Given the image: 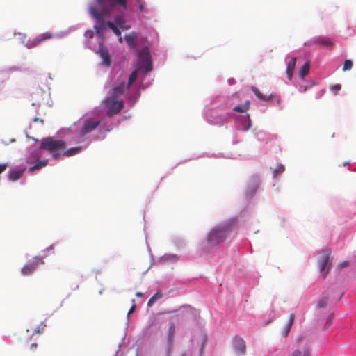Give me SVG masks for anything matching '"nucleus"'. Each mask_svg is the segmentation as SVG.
<instances>
[{
  "label": "nucleus",
  "instance_id": "45",
  "mask_svg": "<svg viewBox=\"0 0 356 356\" xmlns=\"http://www.w3.org/2000/svg\"><path fill=\"white\" fill-rule=\"evenodd\" d=\"M227 83L229 86L234 85L236 83V80L234 78H229L227 80Z\"/></svg>",
  "mask_w": 356,
  "mask_h": 356
},
{
  "label": "nucleus",
  "instance_id": "11",
  "mask_svg": "<svg viewBox=\"0 0 356 356\" xmlns=\"http://www.w3.org/2000/svg\"><path fill=\"white\" fill-rule=\"evenodd\" d=\"M333 44L334 42L332 40H331L328 37L324 35L315 36L304 42V45L308 47H311L313 45H319L330 48Z\"/></svg>",
  "mask_w": 356,
  "mask_h": 356
},
{
  "label": "nucleus",
  "instance_id": "59",
  "mask_svg": "<svg viewBox=\"0 0 356 356\" xmlns=\"http://www.w3.org/2000/svg\"><path fill=\"white\" fill-rule=\"evenodd\" d=\"M349 164H350L349 161H346V162L343 163V166L348 165Z\"/></svg>",
  "mask_w": 356,
  "mask_h": 356
},
{
  "label": "nucleus",
  "instance_id": "10",
  "mask_svg": "<svg viewBox=\"0 0 356 356\" xmlns=\"http://www.w3.org/2000/svg\"><path fill=\"white\" fill-rule=\"evenodd\" d=\"M104 104L108 108L107 115L108 116L120 113L124 107L122 100L110 97L105 99Z\"/></svg>",
  "mask_w": 356,
  "mask_h": 356
},
{
  "label": "nucleus",
  "instance_id": "39",
  "mask_svg": "<svg viewBox=\"0 0 356 356\" xmlns=\"http://www.w3.org/2000/svg\"><path fill=\"white\" fill-rule=\"evenodd\" d=\"M341 89V86L339 83L334 84L330 86V90L334 94L337 95L338 92Z\"/></svg>",
  "mask_w": 356,
  "mask_h": 356
},
{
  "label": "nucleus",
  "instance_id": "23",
  "mask_svg": "<svg viewBox=\"0 0 356 356\" xmlns=\"http://www.w3.org/2000/svg\"><path fill=\"white\" fill-rule=\"evenodd\" d=\"M285 167L282 163H278L277 166L273 170V178L279 179L280 175L284 172Z\"/></svg>",
  "mask_w": 356,
  "mask_h": 356
},
{
  "label": "nucleus",
  "instance_id": "4",
  "mask_svg": "<svg viewBox=\"0 0 356 356\" xmlns=\"http://www.w3.org/2000/svg\"><path fill=\"white\" fill-rule=\"evenodd\" d=\"M152 63L149 50L147 47H145L138 53V61L136 68L129 75L127 88H129L136 81L138 71H143L144 73H148L152 71Z\"/></svg>",
  "mask_w": 356,
  "mask_h": 356
},
{
  "label": "nucleus",
  "instance_id": "5",
  "mask_svg": "<svg viewBox=\"0 0 356 356\" xmlns=\"http://www.w3.org/2000/svg\"><path fill=\"white\" fill-rule=\"evenodd\" d=\"M51 252L54 254V247L53 245L49 246L47 249L44 250L42 251V256H36L33 257V259L30 261H29L21 269V273L24 275L27 276L31 275L32 273H33L37 267L40 265H43L44 264V258L47 257L48 254L47 252Z\"/></svg>",
  "mask_w": 356,
  "mask_h": 356
},
{
  "label": "nucleus",
  "instance_id": "35",
  "mask_svg": "<svg viewBox=\"0 0 356 356\" xmlns=\"http://www.w3.org/2000/svg\"><path fill=\"white\" fill-rule=\"evenodd\" d=\"M296 63V58L292 57L291 59L287 63L286 65V70L287 71H293Z\"/></svg>",
  "mask_w": 356,
  "mask_h": 356
},
{
  "label": "nucleus",
  "instance_id": "37",
  "mask_svg": "<svg viewBox=\"0 0 356 356\" xmlns=\"http://www.w3.org/2000/svg\"><path fill=\"white\" fill-rule=\"evenodd\" d=\"M353 67V61L350 59H346L343 65V71L346 72L351 70Z\"/></svg>",
  "mask_w": 356,
  "mask_h": 356
},
{
  "label": "nucleus",
  "instance_id": "27",
  "mask_svg": "<svg viewBox=\"0 0 356 356\" xmlns=\"http://www.w3.org/2000/svg\"><path fill=\"white\" fill-rule=\"evenodd\" d=\"M172 242L176 247L181 248L186 245L185 240L181 237L175 236L172 239Z\"/></svg>",
  "mask_w": 356,
  "mask_h": 356
},
{
  "label": "nucleus",
  "instance_id": "2",
  "mask_svg": "<svg viewBox=\"0 0 356 356\" xmlns=\"http://www.w3.org/2000/svg\"><path fill=\"white\" fill-rule=\"evenodd\" d=\"M225 103L224 96L217 95L209 104H207L202 111L204 120L211 125L222 127L232 119L233 113H230V107Z\"/></svg>",
  "mask_w": 356,
  "mask_h": 356
},
{
  "label": "nucleus",
  "instance_id": "54",
  "mask_svg": "<svg viewBox=\"0 0 356 356\" xmlns=\"http://www.w3.org/2000/svg\"><path fill=\"white\" fill-rule=\"evenodd\" d=\"M349 170L356 171V162L354 163V165L350 167Z\"/></svg>",
  "mask_w": 356,
  "mask_h": 356
},
{
  "label": "nucleus",
  "instance_id": "61",
  "mask_svg": "<svg viewBox=\"0 0 356 356\" xmlns=\"http://www.w3.org/2000/svg\"><path fill=\"white\" fill-rule=\"evenodd\" d=\"M38 120H39V118H35L34 119V121H38Z\"/></svg>",
  "mask_w": 356,
  "mask_h": 356
},
{
  "label": "nucleus",
  "instance_id": "48",
  "mask_svg": "<svg viewBox=\"0 0 356 356\" xmlns=\"http://www.w3.org/2000/svg\"><path fill=\"white\" fill-rule=\"evenodd\" d=\"M134 302H135V300H134V299H133L132 302L134 303ZM135 308H136V305L134 304L132 305V307L130 308V309L129 310L128 315H129L131 313H132L135 310Z\"/></svg>",
  "mask_w": 356,
  "mask_h": 356
},
{
  "label": "nucleus",
  "instance_id": "46",
  "mask_svg": "<svg viewBox=\"0 0 356 356\" xmlns=\"http://www.w3.org/2000/svg\"><path fill=\"white\" fill-rule=\"evenodd\" d=\"M242 104L245 106V108L248 111L250 108V100H245Z\"/></svg>",
  "mask_w": 356,
  "mask_h": 356
},
{
  "label": "nucleus",
  "instance_id": "55",
  "mask_svg": "<svg viewBox=\"0 0 356 356\" xmlns=\"http://www.w3.org/2000/svg\"><path fill=\"white\" fill-rule=\"evenodd\" d=\"M36 348H37V344H36V343H32V344L31 345V350H35V349H36Z\"/></svg>",
  "mask_w": 356,
  "mask_h": 356
},
{
  "label": "nucleus",
  "instance_id": "29",
  "mask_svg": "<svg viewBox=\"0 0 356 356\" xmlns=\"http://www.w3.org/2000/svg\"><path fill=\"white\" fill-rule=\"evenodd\" d=\"M158 51H159V53H157V58L159 57V63L163 64V63H164V62L166 59V57H167L166 50L163 49H159L157 48V52Z\"/></svg>",
  "mask_w": 356,
  "mask_h": 356
},
{
  "label": "nucleus",
  "instance_id": "49",
  "mask_svg": "<svg viewBox=\"0 0 356 356\" xmlns=\"http://www.w3.org/2000/svg\"><path fill=\"white\" fill-rule=\"evenodd\" d=\"M60 156H61V154H60V153L54 152L52 154L53 158L56 160L58 159L60 157Z\"/></svg>",
  "mask_w": 356,
  "mask_h": 356
},
{
  "label": "nucleus",
  "instance_id": "41",
  "mask_svg": "<svg viewBox=\"0 0 356 356\" xmlns=\"http://www.w3.org/2000/svg\"><path fill=\"white\" fill-rule=\"evenodd\" d=\"M155 301H156V293H155V294H154V295L151 297V298L149 300L148 303H147V305H148L149 307L152 306V305H154V303L155 302Z\"/></svg>",
  "mask_w": 356,
  "mask_h": 356
},
{
  "label": "nucleus",
  "instance_id": "21",
  "mask_svg": "<svg viewBox=\"0 0 356 356\" xmlns=\"http://www.w3.org/2000/svg\"><path fill=\"white\" fill-rule=\"evenodd\" d=\"M310 70V62L306 61L299 70L300 78L305 81V76L309 74Z\"/></svg>",
  "mask_w": 356,
  "mask_h": 356
},
{
  "label": "nucleus",
  "instance_id": "15",
  "mask_svg": "<svg viewBox=\"0 0 356 356\" xmlns=\"http://www.w3.org/2000/svg\"><path fill=\"white\" fill-rule=\"evenodd\" d=\"M54 35L51 33L46 32L33 38L26 46L29 48L36 47L47 40L51 39Z\"/></svg>",
  "mask_w": 356,
  "mask_h": 356
},
{
  "label": "nucleus",
  "instance_id": "13",
  "mask_svg": "<svg viewBox=\"0 0 356 356\" xmlns=\"http://www.w3.org/2000/svg\"><path fill=\"white\" fill-rule=\"evenodd\" d=\"M252 133L259 142L267 144L269 141L275 140L273 135L256 127L252 129Z\"/></svg>",
  "mask_w": 356,
  "mask_h": 356
},
{
  "label": "nucleus",
  "instance_id": "60",
  "mask_svg": "<svg viewBox=\"0 0 356 356\" xmlns=\"http://www.w3.org/2000/svg\"><path fill=\"white\" fill-rule=\"evenodd\" d=\"M191 159H186V160L184 161H183V163H185V162H186V161H191ZM179 163H182V162H180Z\"/></svg>",
  "mask_w": 356,
  "mask_h": 356
},
{
  "label": "nucleus",
  "instance_id": "26",
  "mask_svg": "<svg viewBox=\"0 0 356 356\" xmlns=\"http://www.w3.org/2000/svg\"><path fill=\"white\" fill-rule=\"evenodd\" d=\"M81 147H72V148L69 149L68 150L65 151L63 153V155L65 156H72L73 155H75V154L79 153L81 152Z\"/></svg>",
  "mask_w": 356,
  "mask_h": 356
},
{
  "label": "nucleus",
  "instance_id": "43",
  "mask_svg": "<svg viewBox=\"0 0 356 356\" xmlns=\"http://www.w3.org/2000/svg\"><path fill=\"white\" fill-rule=\"evenodd\" d=\"M204 346V341L202 343L201 347H200V348L199 350V353H198L199 356H202V355H203Z\"/></svg>",
  "mask_w": 356,
  "mask_h": 356
},
{
  "label": "nucleus",
  "instance_id": "53",
  "mask_svg": "<svg viewBox=\"0 0 356 356\" xmlns=\"http://www.w3.org/2000/svg\"><path fill=\"white\" fill-rule=\"evenodd\" d=\"M214 157H225L227 159L231 158L229 156H223L221 153H219L218 155L213 154Z\"/></svg>",
  "mask_w": 356,
  "mask_h": 356
},
{
  "label": "nucleus",
  "instance_id": "14",
  "mask_svg": "<svg viewBox=\"0 0 356 356\" xmlns=\"http://www.w3.org/2000/svg\"><path fill=\"white\" fill-rule=\"evenodd\" d=\"M232 347L236 355H243L246 352L245 341L238 335L234 336L232 339Z\"/></svg>",
  "mask_w": 356,
  "mask_h": 356
},
{
  "label": "nucleus",
  "instance_id": "40",
  "mask_svg": "<svg viewBox=\"0 0 356 356\" xmlns=\"http://www.w3.org/2000/svg\"><path fill=\"white\" fill-rule=\"evenodd\" d=\"M314 81H312V83L307 86H300L299 88H298V90L300 92H305L308 88H311L312 86H314Z\"/></svg>",
  "mask_w": 356,
  "mask_h": 356
},
{
  "label": "nucleus",
  "instance_id": "30",
  "mask_svg": "<svg viewBox=\"0 0 356 356\" xmlns=\"http://www.w3.org/2000/svg\"><path fill=\"white\" fill-rule=\"evenodd\" d=\"M105 23L106 26L107 25L117 36L120 35L121 32L120 29L115 25L114 23L111 21L107 22H105Z\"/></svg>",
  "mask_w": 356,
  "mask_h": 356
},
{
  "label": "nucleus",
  "instance_id": "25",
  "mask_svg": "<svg viewBox=\"0 0 356 356\" xmlns=\"http://www.w3.org/2000/svg\"><path fill=\"white\" fill-rule=\"evenodd\" d=\"M115 23L122 30H129L131 26L125 24V20L122 16L118 15L115 17Z\"/></svg>",
  "mask_w": 356,
  "mask_h": 356
},
{
  "label": "nucleus",
  "instance_id": "24",
  "mask_svg": "<svg viewBox=\"0 0 356 356\" xmlns=\"http://www.w3.org/2000/svg\"><path fill=\"white\" fill-rule=\"evenodd\" d=\"M252 91L254 92V94L257 96L258 99L263 101H267L271 99L273 97V94H270L268 96H266L264 94H262L259 90L256 87L252 88Z\"/></svg>",
  "mask_w": 356,
  "mask_h": 356
},
{
  "label": "nucleus",
  "instance_id": "38",
  "mask_svg": "<svg viewBox=\"0 0 356 356\" xmlns=\"http://www.w3.org/2000/svg\"><path fill=\"white\" fill-rule=\"evenodd\" d=\"M291 356H310L309 350H305L303 354H302V352L299 350H296L292 353Z\"/></svg>",
  "mask_w": 356,
  "mask_h": 356
},
{
  "label": "nucleus",
  "instance_id": "12",
  "mask_svg": "<svg viewBox=\"0 0 356 356\" xmlns=\"http://www.w3.org/2000/svg\"><path fill=\"white\" fill-rule=\"evenodd\" d=\"M100 124V120L94 118H87L80 131V134L84 136L93 131Z\"/></svg>",
  "mask_w": 356,
  "mask_h": 356
},
{
  "label": "nucleus",
  "instance_id": "17",
  "mask_svg": "<svg viewBox=\"0 0 356 356\" xmlns=\"http://www.w3.org/2000/svg\"><path fill=\"white\" fill-rule=\"evenodd\" d=\"M224 99L225 103H228L227 104L230 107V113H234V111H235L240 113V114L246 113L247 110L245 108V106H243L242 104L234 106L232 99H229L227 97L224 96Z\"/></svg>",
  "mask_w": 356,
  "mask_h": 356
},
{
  "label": "nucleus",
  "instance_id": "62",
  "mask_svg": "<svg viewBox=\"0 0 356 356\" xmlns=\"http://www.w3.org/2000/svg\"><path fill=\"white\" fill-rule=\"evenodd\" d=\"M202 156H199L198 158H201ZM195 159H197V157H196Z\"/></svg>",
  "mask_w": 356,
  "mask_h": 356
},
{
  "label": "nucleus",
  "instance_id": "9",
  "mask_svg": "<svg viewBox=\"0 0 356 356\" xmlns=\"http://www.w3.org/2000/svg\"><path fill=\"white\" fill-rule=\"evenodd\" d=\"M331 250L330 248H325L321 252V256L318 261V268L321 273L323 274V277H325L330 269V265L332 262L331 259Z\"/></svg>",
  "mask_w": 356,
  "mask_h": 356
},
{
  "label": "nucleus",
  "instance_id": "52",
  "mask_svg": "<svg viewBox=\"0 0 356 356\" xmlns=\"http://www.w3.org/2000/svg\"><path fill=\"white\" fill-rule=\"evenodd\" d=\"M181 356H192V352L191 350L184 352Z\"/></svg>",
  "mask_w": 356,
  "mask_h": 356
},
{
  "label": "nucleus",
  "instance_id": "50",
  "mask_svg": "<svg viewBox=\"0 0 356 356\" xmlns=\"http://www.w3.org/2000/svg\"><path fill=\"white\" fill-rule=\"evenodd\" d=\"M7 168L6 164H0V174L3 172Z\"/></svg>",
  "mask_w": 356,
  "mask_h": 356
},
{
  "label": "nucleus",
  "instance_id": "33",
  "mask_svg": "<svg viewBox=\"0 0 356 356\" xmlns=\"http://www.w3.org/2000/svg\"><path fill=\"white\" fill-rule=\"evenodd\" d=\"M328 301V298L326 296H324L321 298H320L317 302V307L318 309L324 308L327 306Z\"/></svg>",
  "mask_w": 356,
  "mask_h": 356
},
{
  "label": "nucleus",
  "instance_id": "6",
  "mask_svg": "<svg viewBox=\"0 0 356 356\" xmlns=\"http://www.w3.org/2000/svg\"><path fill=\"white\" fill-rule=\"evenodd\" d=\"M232 119L234 120V128L239 132H247L252 127V122L248 113L236 114L233 113Z\"/></svg>",
  "mask_w": 356,
  "mask_h": 356
},
{
  "label": "nucleus",
  "instance_id": "58",
  "mask_svg": "<svg viewBox=\"0 0 356 356\" xmlns=\"http://www.w3.org/2000/svg\"><path fill=\"white\" fill-rule=\"evenodd\" d=\"M239 143V140H233L232 141V144L233 145H236Z\"/></svg>",
  "mask_w": 356,
  "mask_h": 356
},
{
  "label": "nucleus",
  "instance_id": "47",
  "mask_svg": "<svg viewBox=\"0 0 356 356\" xmlns=\"http://www.w3.org/2000/svg\"><path fill=\"white\" fill-rule=\"evenodd\" d=\"M286 76L289 80L291 81L293 78V71L286 70Z\"/></svg>",
  "mask_w": 356,
  "mask_h": 356
},
{
  "label": "nucleus",
  "instance_id": "56",
  "mask_svg": "<svg viewBox=\"0 0 356 356\" xmlns=\"http://www.w3.org/2000/svg\"><path fill=\"white\" fill-rule=\"evenodd\" d=\"M118 41L120 43H122L123 42V39H122V35L120 34V35H118Z\"/></svg>",
  "mask_w": 356,
  "mask_h": 356
},
{
  "label": "nucleus",
  "instance_id": "34",
  "mask_svg": "<svg viewBox=\"0 0 356 356\" xmlns=\"http://www.w3.org/2000/svg\"><path fill=\"white\" fill-rule=\"evenodd\" d=\"M46 327V325L42 323L38 327H31V332L32 333L40 334L42 333Z\"/></svg>",
  "mask_w": 356,
  "mask_h": 356
},
{
  "label": "nucleus",
  "instance_id": "57",
  "mask_svg": "<svg viewBox=\"0 0 356 356\" xmlns=\"http://www.w3.org/2000/svg\"><path fill=\"white\" fill-rule=\"evenodd\" d=\"M136 296L137 297H143V294L141 292H137V293H136Z\"/></svg>",
  "mask_w": 356,
  "mask_h": 356
},
{
  "label": "nucleus",
  "instance_id": "19",
  "mask_svg": "<svg viewBox=\"0 0 356 356\" xmlns=\"http://www.w3.org/2000/svg\"><path fill=\"white\" fill-rule=\"evenodd\" d=\"M294 319H295V315L293 314H290L289 321L285 325L283 332H282L283 337H286L289 335L291 328L293 324Z\"/></svg>",
  "mask_w": 356,
  "mask_h": 356
},
{
  "label": "nucleus",
  "instance_id": "22",
  "mask_svg": "<svg viewBox=\"0 0 356 356\" xmlns=\"http://www.w3.org/2000/svg\"><path fill=\"white\" fill-rule=\"evenodd\" d=\"M100 56L102 58V63L106 66H109L111 60L108 51L105 48L100 49Z\"/></svg>",
  "mask_w": 356,
  "mask_h": 356
},
{
  "label": "nucleus",
  "instance_id": "1",
  "mask_svg": "<svg viewBox=\"0 0 356 356\" xmlns=\"http://www.w3.org/2000/svg\"><path fill=\"white\" fill-rule=\"evenodd\" d=\"M237 222V216H234L214 226L200 245L199 250L201 254H207L216 246L222 243L234 229Z\"/></svg>",
  "mask_w": 356,
  "mask_h": 356
},
{
  "label": "nucleus",
  "instance_id": "7",
  "mask_svg": "<svg viewBox=\"0 0 356 356\" xmlns=\"http://www.w3.org/2000/svg\"><path fill=\"white\" fill-rule=\"evenodd\" d=\"M261 184V179L259 175L253 174L249 177L245 191V197L248 202L254 198Z\"/></svg>",
  "mask_w": 356,
  "mask_h": 356
},
{
  "label": "nucleus",
  "instance_id": "8",
  "mask_svg": "<svg viewBox=\"0 0 356 356\" xmlns=\"http://www.w3.org/2000/svg\"><path fill=\"white\" fill-rule=\"evenodd\" d=\"M66 143L63 140H54L51 137H47L42 140L40 149H45L50 153H54L57 150L63 149L65 147Z\"/></svg>",
  "mask_w": 356,
  "mask_h": 356
},
{
  "label": "nucleus",
  "instance_id": "36",
  "mask_svg": "<svg viewBox=\"0 0 356 356\" xmlns=\"http://www.w3.org/2000/svg\"><path fill=\"white\" fill-rule=\"evenodd\" d=\"M268 101H271L272 104H274V102H275V105L277 106H280V109H282V107L280 106L281 105V99L280 97L278 95L273 94V97L270 99Z\"/></svg>",
  "mask_w": 356,
  "mask_h": 356
},
{
  "label": "nucleus",
  "instance_id": "20",
  "mask_svg": "<svg viewBox=\"0 0 356 356\" xmlns=\"http://www.w3.org/2000/svg\"><path fill=\"white\" fill-rule=\"evenodd\" d=\"M125 83L122 82L119 86L115 87L113 89L112 93L110 97L118 99V97L123 94L124 89Z\"/></svg>",
  "mask_w": 356,
  "mask_h": 356
},
{
  "label": "nucleus",
  "instance_id": "3",
  "mask_svg": "<svg viewBox=\"0 0 356 356\" xmlns=\"http://www.w3.org/2000/svg\"><path fill=\"white\" fill-rule=\"evenodd\" d=\"M96 3L89 7V13L97 21L94 29L97 33H102L106 29L104 17H110L113 8L120 6L126 10L127 0H95Z\"/></svg>",
  "mask_w": 356,
  "mask_h": 356
},
{
  "label": "nucleus",
  "instance_id": "32",
  "mask_svg": "<svg viewBox=\"0 0 356 356\" xmlns=\"http://www.w3.org/2000/svg\"><path fill=\"white\" fill-rule=\"evenodd\" d=\"M48 160L40 161L35 165L30 168V170H35L42 168L47 165Z\"/></svg>",
  "mask_w": 356,
  "mask_h": 356
},
{
  "label": "nucleus",
  "instance_id": "28",
  "mask_svg": "<svg viewBox=\"0 0 356 356\" xmlns=\"http://www.w3.org/2000/svg\"><path fill=\"white\" fill-rule=\"evenodd\" d=\"M22 173H23L22 171H15V170L12 171L10 172V174L8 175V178L10 180H11L13 181H17L22 177Z\"/></svg>",
  "mask_w": 356,
  "mask_h": 356
},
{
  "label": "nucleus",
  "instance_id": "31",
  "mask_svg": "<svg viewBox=\"0 0 356 356\" xmlns=\"http://www.w3.org/2000/svg\"><path fill=\"white\" fill-rule=\"evenodd\" d=\"M124 39L129 47H130L131 48L134 49L136 47L135 40L132 35H127Z\"/></svg>",
  "mask_w": 356,
  "mask_h": 356
},
{
  "label": "nucleus",
  "instance_id": "16",
  "mask_svg": "<svg viewBox=\"0 0 356 356\" xmlns=\"http://www.w3.org/2000/svg\"><path fill=\"white\" fill-rule=\"evenodd\" d=\"M175 327L173 323L170 325L168 329V339L166 343L165 356H171L172 346L173 343Z\"/></svg>",
  "mask_w": 356,
  "mask_h": 356
},
{
  "label": "nucleus",
  "instance_id": "51",
  "mask_svg": "<svg viewBox=\"0 0 356 356\" xmlns=\"http://www.w3.org/2000/svg\"><path fill=\"white\" fill-rule=\"evenodd\" d=\"M163 297V293L161 290L157 289V300Z\"/></svg>",
  "mask_w": 356,
  "mask_h": 356
},
{
  "label": "nucleus",
  "instance_id": "42",
  "mask_svg": "<svg viewBox=\"0 0 356 356\" xmlns=\"http://www.w3.org/2000/svg\"><path fill=\"white\" fill-rule=\"evenodd\" d=\"M349 264V262L348 261H343L342 262H340L339 264H338V268H343L346 266H348Z\"/></svg>",
  "mask_w": 356,
  "mask_h": 356
},
{
  "label": "nucleus",
  "instance_id": "18",
  "mask_svg": "<svg viewBox=\"0 0 356 356\" xmlns=\"http://www.w3.org/2000/svg\"><path fill=\"white\" fill-rule=\"evenodd\" d=\"M179 257L177 254L166 253L163 256L157 259V264L159 263H175L178 261Z\"/></svg>",
  "mask_w": 356,
  "mask_h": 356
},
{
  "label": "nucleus",
  "instance_id": "44",
  "mask_svg": "<svg viewBox=\"0 0 356 356\" xmlns=\"http://www.w3.org/2000/svg\"><path fill=\"white\" fill-rule=\"evenodd\" d=\"M324 93H325V90H324V89H323V90H320V91L316 94V99H319V98H321V97L324 95Z\"/></svg>",
  "mask_w": 356,
  "mask_h": 356
}]
</instances>
